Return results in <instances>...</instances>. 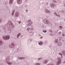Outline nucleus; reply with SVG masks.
Listing matches in <instances>:
<instances>
[{
    "mask_svg": "<svg viewBox=\"0 0 65 65\" xmlns=\"http://www.w3.org/2000/svg\"><path fill=\"white\" fill-rule=\"evenodd\" d=\"M15 39H17V38H15Z\"/></svg>",
    "mask_w": 65,
    "mask_h": 65,
    "instance_id": "52",
    "label": "nucleus"
},
{
    "mask_svg": "<svg viewBox=\"0 0 65 65\" xmlns=\"http://www.w3.org/2000/svg\"><path fill=\"white\" fill-rule=\"evenodd\" d=\"M34 30V28L33 27L30 28V31H32V30Z\"/></svg>",
    "mask_w": 65,
    "mask_h": 65,
    "instance_id": "20",
    "label": "nucleus"
},
{
    "mask_svg": "<svg viewBox=\"0 0 65 65\" xmlns=\"http://www.w3.org/2000/svg\"><path fill=\"white\" fill-rule=\"evenodd\" d=\"M13 0H10L9 1V3L10 4H12L13 3Z\"/></svg>",
    "mask_w": 65,
    "mask_h": 65,
    "instance_id": "12",
    "label": "nucleus"
},
{
    "mask_svg": "<svg viewBox=\"0 0 65 65\" xmlns=\"http://www.w3.org/2000/svg\"><path fill=\"white\" fill-rule=\"evenodd\" d=\"M3 38L4 40H8V39L10 38V36H6L5 37L3 36Z\"/></svg>",
    "mask_w": 65,
    "mask_h": 65,
    "instance_id": "2",
    "label": "nucleus"
},
{
    "mask_svg": "<svg viewBox=\"0 0 65 65\" xmlns=\"http://www.w3.org/2000/svg\"><path fill=\"white\" fill-rule=\"evenodd\" d=\"M27 0H26V1H27Z\"/></svg>",
    "mask_w": 65,
    "mask_h": 65,
    "instance_id": "54",
    "label": "nucleus"
},
{
    "mask_svg": "<svg viewBox=\"0 0 65 65\" xmlns=\"http://www.w3.org/2000/svg\"><path fill=\"white\" fill-rule=\"evenodd\" d=\"M50 35H51V36H52V34H50Z\"/></svg>",
    "mask_w": 65,
    "mask_h": 65,
    "instance_id": "48",
    "label": "nucleus"
},
{
    "mask_svg": "<svg viewBox=\"0 0 65 65\" xmlns=\"http://www.w3.org/2000/svg\"><path fill=\"white\" fill-rule=\"evenodd\" d=\"M53 2H54V3H56L57 2V1H56L55 0H53Z\"/></svg>",
    "mask_w": 65,
    "mask_h": 65,
    "instance_id": "28",
    "label": "nucleus"
},
{
    "mask_svg": "<svg viewBox=\"0 0 65 65\" xmlns=\"http://www.w3.org/2000/svg\"><path fill=\"white\" fill-rule=\"evenodd\" d=\"M57 16L58 17H60V15H57Z\"/></svg>",
    "mask_w": 65,
    "mask_h": 65,
    "instance_id": "34",
    "label": "nucleus"
},
{
    "mask_svg": "<svg viewBox=\"0 0 65 65\" xmlns=\"http://www.w3.org/2000/svg\"><path fill=\"white\" fill-rule=\"evenodd\" d=\"M28 26H31V25L33 23V22L32 21H28Z\"/></svg>",
    "mask_w": 65,
    "mask_h": 65,
    "instance_id": "6",
    "label": "nucleus"
},
{
    "mask_svg": "<svg viewBox=\"0 0 65 65\" xmlns=\"http://www.w3.org/2000/svg\"><path fill=\"white\" fill-rule=\"evenodd\" d=\"M19 24H21V21L19 22Z\"/></svg>",
    "mask_w": 65,
    "mask_h": 65,
    "instance_id": "43",
    "label": "nucleus"
},
{
    "mask_svg": "<svg viewBox=\"0 0 65 65\" xmlns=\"http://www.w3.org/2000/svg\"><path fill=\"white\" fill-rule=\"evenodd\" d=\"M19 15H20L19 13L18 12H16L15 13L14 15L15 17L17 18V17H19Z\"/></svg>",
    "mask_w": 65,
    "mask_h": 65,
    "instance_id": "4",
    "label": "nucleus"
},
{
    "mask_svg": "<svg viewBox=\"0 0 65 65\" xmlns=\"http://www.w3.org/2000/svg\"><path fill=\"white\" fill-rule=\"evenodd\" d=\"M43 27L44 28H45L44 27V26L43 25Z\"/></svg>",
    "mask_w": 65,
    "mask_h": 65,
    "instance_id": "47",
    "label": "nucleus"
},
{
    "mask_svg": "<svg viewBox=\"0 0 65 65\" xmlns=\"http://www.w3.org/2000/svg\"><path fill=\"white\" fill-rule=\"evenodd\" d=\"M60 29H62V26H59Z\"/></svg>",
    "mask_w": 65,
    "mask_h": 65,
    "instance_id": "32",
    "label": "nucleus"
},
{
    "mask_svg": "<svg viewBox=\"0 0 65 65\" xmlns=\"http://www.w3.org/2000/svg\"><path fill=\"white\" fill-rule=\"evenodd\" d=\"M62 36H63V37H64V36H65V35L64 34H62Z\"/></svg>",
    "mask_w": 65,
    "mask_h": 65,
    "instance_id": "39",
    "label": "nucleus"
},
{
    "mask_svg": "<svg viewBox=\"0 0 65 65\" xmlns=\"http://www.w3.org/2000/svg\"><path fill=\"white\" fill-rule=\"evenodd\" d=\"M2 22V21H1V19H0V23H1Z\"/></svg>",
    "mask_w": 65,
    "mask_h": 65,
    "instance_id": "35",
    "label": "nucleus"
},
{
    "mask_svg": "<svg viewBox=\"0 0 65 65\" xmlns=\"http://www.w3.org/2000/svg\"><path fill=\"white\" fill-rule=\"evenodd\" d=\"M15 8L16 9H17L18 8V7L17 6H15Z\"/></svg>",
    "mask_w": 65,
    "mask_h": 65,
    "instance_id": "31",
    "label": "nucleus"
},
{
    "mask_svg": "<svg viewBox=\"0 0 65 65\" xmlns=\"http://www.w3.org/2000/svg\"><path fill=\"white\" fill-rule=\"evenodd\" d=\"M38 61H39V60H40V58H38Z\"/></svg>",
    "mask_w": 65,
    "mask_h": 65,
    "instance_id": "41",
    "label": "nucleus"
},
{
    "mask_svg": "<svg viewBox=\"0 0 65 65\" xmlns=\"http://www.w3.org/2000/svg\"><path fill=\"white\" fill-rule=\"evenodd\" d=\"M40 39H42L43 38V37H40Z\"/></svg>",
    "mask_w": 65,
    "mask_h": 65,
    "instance_id": "36",
    "label": "nucleus"
},
{
    "mask_svg": "<svg viewBox=\"0 0 65 65\" xmlns=\"http://www.w3.org/2000/svg\"><path fill=\"white\" fill-rule=\"evenodd\" d=\"M46 5H48V2H47L46 3Z\"/></svg>",
    "mask_w": 65,
    "mask_h": 65,
    "instance_id": "38",
    "label": "nucleus"
},
{
    "mask_svg": "<svg viewBox=\"0 0 65 65\" xmlns=\"http://www.w3.org/2000/svg\"><path fill=\"white\" fill-rule=\"evenodd\" d=\"M46 10H45V12L46 13H47L48 14H51V12L50 11H48L47 9H46Z\"/></svg>",
    "mask_w": 65,
    "mask_h": 65,
    "instance_id": "8",
    "label": "nucleus"
},
{
    "mask_svg": "<svg viewBox=\"0 0 65 65\" xmlns=\"http://www.w3.org/2000/svg\"><path fill=\"white\" fill-rule=\"evenodd\" d=\"M43 32H44V33H46L47 31H46V30H45H45H43Z\"/></svg>",
    "mask_w": 65,
    "mask_h": 65,
    "instance_id": "29",
    "label": "nucleus"
},
{
    "mask_svg": "<svg viewBox=\"0 0 65 65\" xmlns=\"http://www.w3.org/2000/svg\"><path fill=\"white\" fill-rule=\"evenodd\" d=\"M40 60H42V59H43V58H40Z\"/></svg>",
    "mask_w": 65,
    "mask_h": 65,
    "instance_id": "33",
    "label": "nucleus"
},
{
    "mask_svg": "<svg viewBox=\"0 0 65 65\" xmlns=\"http://www.w3.org/2000/svg\"><path fill=\"white\" fill-rule=\"evenodd\" d=\"M62 34V32L61 31H59L58 33V34L59 35H61Z\"/></svg>",
    "mask_w": 65,
    "mask_h": 65,
    "instance_id": "23",
    "label": "nucleus"
},
{
    "mask_svg": "<svg viewBox=\"0 0 65 65\" xmlns=\"http://www.w3.org/2000/svg\"><path fill=\"white\" fill-rule=\"evenodd\" d=\"M38 35L40 36H41V35L40 34H39Z\"/></svg>",
    "mask_w": 65,
    "mask_h": 65,
    "instance_id": "44",
    "label": "nucleus"
},
{
    "mask_svg": "<svg viewBox=\"0 0 65 65\" xmlns=\"http://www.w3.org/2000/svg\"><path fill=\"white\" fill-rule=\"evenodd\" d=\"M53 8H54V7H53Z\"/></svg>",
    "mask_w": 65,
    "mask_h": 65,
    "instance_id": "51",
    "label": "nucleus"
},
{
    "mask_svg": "<svg viewBox=\"0 0 65 65\" xmlns=\"http://www.w3.org/2000/svg\"><path fill=\"white\" fill-rule=\"evenodd\" d=\"M6 61L7 62V64H8V65H11V63L10 62H10L8 59H6Z\"/></svg>",
    "mask_w": 65,
    "mask_h": 65,
    "instance_id": "5",
    "label": "nucleus"
},
{
    "mask_svg": "<svg viewBox=\"0 0 65 65\" xmlns=\"http://www.w3.org/2000/svg\"><path fill=\"white\" fill-rule=\"evenodd\" d=\"M43 62L44 64H46L48 62V60H44L43 61Z\"/></svg>",
    "mask_w": 65,
    "mask_h": 65,
    "instance_id": "10",
    "label": "nucleus"
},
{
    "mask_svg": "<svg viewBox=\"0 0 65 65\" xmlns=\"http://www.w3.org/2000/svg\"><path fill=\"white\" fill-rule=\"evenodd\" d=\"M59 55H61V56H62V54H61L60 53H59Z\"/></svg>",
    "mask_w": 65,
    "mask_h": 65,
    "instance_id": "37",
    "label": "nucleus"
},
{
    "mask_svg": "<svg viewBox=\"0 0 65 65\" xmlns=\"http://www.w3.org/2000/svg\"><path fill=\"white\" fill-rule=\"evenodd\" d=\"M35 65H40V64H39L38 63H37L35 64Z\"/></svg>",
    "mask_w": 65,
    "mask_h": 65,
    "instance_id": "30",
    "label": "nucleus"
},
{
    "mask_svg": "<svg viewBox=\"0 0 65 65\" xmlns=\"http://www.w3.org/2000/svg\"><path fill=\"white\" fill-rule=\"evenodd\" d=\"M1 30L0 29V32H1Z\"/></svg>",
    "mask_w": 65,
    "mask_h": 65,
    "instance_id": "50",
    "label": "nucleus"
},
{
    "mask_svg": "<svg viewBox=\"0 0 65 65\" xmlns=\"http://www.w3.org/2000/svg\"><path fill=\"white\" fill-rule=\"evenodd\" d=\"M54 14L55 15V16L56 17H57V16L58 15V14H57V13H56V12H55Z\"/></svg>",
    "mask_w": 65,
    "mask_h": 65,
    "instance_id": "22",
    "label": "nucleus"
},
{
    "mask_svg": "<svg viewBox=\"0 0 65 65\" xmlns=\"http://www.w3.org/2000/svg\"><path fill=\"white\" fill-rule=\"evenodd\" d=\"M45 43L46 44V43H47V41H46L45 42Z\"/></svg>",
    "mask_w": 65,
    "mask_h": 65,
    "instance_id": "40",
    "label": "nucleus"
},
{
    "mask_svg": "<svg viewBox=\"0 0 65 65\" xmlns=\"http://www.w3.org/2000/svg\"><path fill=\"white\" fill-rule=\"evenodd\" d=\"M28 10H27V9L26 10V12H28Z\"/></svg>",
    "mask_w": 65,
    "mask_h": 65,
    "instance_id": "42",
    "label": "nucleus"
},
{
    "mask_svg": "<svg viewBox=\"0 0 65 65\" xmlns=\"http://www.w3.org/2000/svg\"><path fill=\"white\" fill-rule=\"evenodd\" d=\"M25 57H22V59L23 60H24V59H25Z\"/></svg>",
    "mask_w": 65,
    "mask_h": 65,
    "instance_id": "27",
    "label": "nucleus"
},
{
    "mask_svg": "<svg viewBox=\"0 0 65 65\" xmlns=\"http://www.w3.org/2000/svg\"><path fill=\"white\" fill-rule=\"evenodd\" d=\"M21 35V33H19V34L17 35V38H19V37Z\"/></svg>",
    "mask_w": 65,
    "mask_h": 65,
    "instance_id": "15",
    "label": "nucleus"
},
{
    "mask_svg": "<svg viewBox=\"0 0 65 65\" xmlns=\"http://www.w3.org/2000/svg\"><path fill=\"white\" fill-rule=\"evenodd\" d=\"M38 43L39 45H43V43H42V41H41L40 42H38Z\"/></svg>",
    "mask_w": 65,
    "mask_h": 65,
    "instance_id": "11",
    "label": "nucleus"
},
{
    "mask_svg": "<svg viewBox=\"0 0 65 65\" xmlns=\"http://www.w3.org/2000/svg\"><path fill=\"white\" fill-rule=\"evenodd\" d=\"M62 53L63 55L65 56V51L64 50H63L62 52Z\"/></svg>",
    "mask_w": 65,
    "mask_h": 65,
    "instance_id": "21",
    "label": "nucleus"
},
{
    "mask_svg": "<svg viewBox=\"0 0 65 65\" xmlns=\"http://www.w3.org/2000/svg\"><path fill=\"white\" fill-rule=\"evenodd\" d=\"M43 22L45 24H47V25H49V24H51V23H50V21H49L46 19H44V20H43Z\"/></svg>",
    "mask_w": 65,
    "mask_h": 65,
    "instance_id": "1",
    "label": "nucleus"
},
{
    "mask_svg": "<svg viewBox=\"0 0 65 65\" xmlns=\"http://www.w3.org/2000/svg\"><path fill=\"white\" fill-rule=\"evenodd\" d=\"M55 4L54 3H52L51 5V7H53V6L55 5Z\"/></svg>",
    "mask_w": 65,
    "mask_h": 65,
    "instance_id": "19",
    "label": "nucleus"
},
{
    "mask_svg": "<svg viewBox=\"0 0 65 65\" xmlns=\"http://www.w3.org/2000/svg\"><path fill=\"white\" fill-rule=\"evenodd\" d=\"M56 3L57 4H59V1L58 0L56 1Z\"/></svg>",
    "mask_w": 65,
    "mask_h": 65,
    "instance_id": "25",
    "label": "nucleus"
},
{
    "mask_svg": "<svg viewBox=\"0 0 65 65\" xmlns=\"http://www.w3.org/2000/svg\"><path fill=\"white\" fill-rule=\"evenodd\" d=\"M14 11L13 10V11H12V16H13L14 15Z\"/></svg>",
    "mask_w": 65,
    "mask_h": 65,
    "instance_id": "16",
    "label": "nucleus"
},
{
    "mask_svg": "<svg viewBox=\"0 0 65 65\" xmlns=\"http://www.w3.org/2000/svg\"><path fill=\"white\" fill-rule=\"evenodd\" d=\"M59 41V40L58 39H56L55 40V42H56V43H58V42Z\"/></svg>",
    "mask_w": 65,
    "mask_h": 65,
    "instance_id": "18",
    "label": "nucleus"
},
{
    "mask_svg": "<svg viewBox=\"0 0 65 65\" xmlns=\"http://www.w3.org/2000/svg\"><path fill=\"white\" fill-rule=\"evenodd\" d=\"M34 34V32H31L29 34V35L30 36Z\"/></svg>",
    "mask_w": 65,
    "mask_h": 65,
    "instance_id": "13",
    "label": "nucleus"
},
{
    "mask_svg": "<svg viewBox=\"0 0 65 65\" xmlns=\"http://www.w3.org/2000/svg\"><path fill=\"white\" fill-rule=\"evenodd\" d=\"M63 3L64 4H65V1H63Z\"/></svg>",
    "mask_w": 65,
    "mask_h": 65,
    "instance_id": "46",
    "label": "nucleus"
},
{
    "mask_svg": "<svg viewBox=\"0 0 65 65\" xmlns=\"http://www.w3.org/2000/svg\"><path fill=\"white\" fill-rule=\"evenodd\" d=\"M58 61H57L56 62V64L58 65H60V64H61V63H62V62L61 61V59H60V58H58Z\"/></svg>",
    "mask_w": 65,
    "mask_h": 65,
    "instance_id": "3",
    "label": "nucleus"
},
{
    "mask_svg": "<svg viewBox=\"0 0 65 65\" xmlns=\"http://www.w3.org/2000/svg\"><path fill=\"white\" fill-rule=\"evenodd\" d=\"M27 31H30V27L28 28L27 29Z\"/></svg>",
    "mask_w": 65,
    "mask_h": 65,
    "instance_id": "24",
    "label": "nucleus"
},
{
    "mask_svg": "<svg viewBox=\"0 0 65 65\" xmlns=\"http://www.w3.org/2000/svg\"><path fill=\"white\" fill-rule=\"evenodd\" d=\"M4 29H5V27H4V28H3Z\"/></svg>",
    "mask_w": 65,
    "mask_h": 65,
    "instance_id": "45",
    "label": "nucleus"
},
{
    "mask_svg": "<svg viewBox=\"0 0 65 65\" xmlns=\"http://www.w3.org/2000/svg\"><path fill=\"white\" fill-rule=\"evenodd\" d=\"M15 44L12 43L11 46H10L9 47L11 48H13L15 47Z\"/></svg>",
    "mask_w": 65,
    "mask_h": 65,
    "instance_id": "7",
    "label": "nucleus"
},
{
    "mask_svg": "<svg viewBox=\"0 0 65 65\" xmlns=\"http://www.w3.org/2000/svg\"><path fill=\"white\" fill-rule=\"evenodd\" d=\"M63 41H64V40H63Z\"/></svg>",
    "mask_w": 65,
    "mask_h": 65,
    "instance_id": "53",
    "label": "nucleus"
},
{
    "mask_svg": "<svg viewBox=\"0 0 65 65\" xmlns=\"http://www.w3.org/2000/svg\"><path fill=\"white\" fill-rule=\"evenodd\" d=\"M22 2V0H17V3L18 4H21Z\"/></svg>",
    "mask_w": 65,
    "mask_h": 65,
    "instance_id": "9",
    "label": "nucleus"
},
{
    "mask_svg": "<svg viewBox=\"0 0 65 65\" xmlns=\"http://www.w3.org/2000/svg\"><path fill=\"white\" fill-rule=\"evenodd\" d=\"M63 63H65V62H63Z\"/></svg>",
    "mask_w": 65,
    "mask_h": 65,
    "instance_id": "49",
    "label": "nucleus"
},
{
    "mask_svg": "<svg viewBox=\"0 0 65 65\" xmlns=\"http://www.w3.org/2000/svg\"><path fill=\"white\" fill-rule=\"evenodd\" d=\"M18 59H19V60L21 59H22V57H19L18 58Z\"/></svg>",
    "mask_w": 65,
    "mask_h": 65,
    "instance_id": "26",
    "label": "nucleus"
},
{
    "mask_svg": "<svg viewBox=\"0 0 65 65\" xmlns=\"http://www.w3.org/2000/svg\"><path fill=\"white\" fill-rule=\"evenodd\" d=\"M3 44V43L2 42V41L1 40H0V46H1Z\"/></svg>",
    "mask_w": 65,
    "mask_h": 65,
    "instance_id": "14",
    "label": "nucleus"
},
{
    "mask_svg": "<svg viewBox=\"0 0 65 65\" xmlns=\"http://www.w3.org/2000/svg\"><path fill=\"white\" fill-rule=\"evenodd\" d=\"M31 41L32 40L31 39H30L28 40V42L29 43H30V42H31Z\"/></svg>",
    "mask_w": 65,
    "mask_h": 65,
    "instance_id": "17",
    "label": "nucleus"
}]
</instances>
